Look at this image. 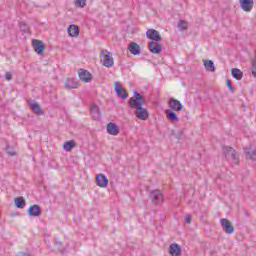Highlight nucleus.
Listing matches in <instances>:
<instances>
[{"label": "nucleus", "mask_w": 256, "mask_h": 256, "mask_svg": "<svg viewBox=\"0 0 256 256\" xmlns=\"http://www.w3.org/2000/svg\"><path fill=\"white\" fill-rule=\"evenodd\" d=\"M244 153L247 156L248 159H251L252 161H256V151L251 148L244 149Z\"/></svg>", "instance_id": "nucleus-24"}, {"label": "nucleus", "mask_w": 256, "mask_h": 256, "mask_svg": "<svg viewBox=\"0 0 256 256\" xmlns=\"http://www.w3.org/2000/svg\"><path fill=\"white\" fill-rule=\"evenodd\" d=\"M128 49L132 55H141V48L135 42H131Z\"/></svg>", "instance_id": "nucleus-19"}, {"label": "nucleus", "mask_w": 256, "mask_h": 256, "mask_svg": "<svg viewBox=\"0 0 256 256\" xmlns=\"http://www.w3.org/2000/svg\"><path fill=\"white\" fill-rule=\"evenodd\" d=\"M226 85L230 91H233V85L231 84V80L226 81Z\"/></svg>", "instance_id": "nucleus-34"}, {"label": "nucleus", "mask_w": 256, "mask_h": 256, "mask_svg": "<svg viewBox=\"0 0 256 256\" xmlns=\"http://www.w3.org/2000/svg\"><path fill=\"white\" fill-rule=\"evenodd\" d=\"M32 46L34 47V51L38 55H43V53H45V49H47V46L45 45V43L37 39L32 40Z\"/></svg>", "instance_id": "nucleus-6"}, {"label": "nucleus", "mask_w": 256, "mask_h": 256, "mask_svg": "<svg viewBox=\"0 0 256 256\" xmlns=\"http://www.w3.org/2000/svg\"><path fill=\"white\" fill-rule=\"evenodd\" d=\"M61 245V242H56V247H59Z\"/></svg>", "instance_id": "nucleus-37"}, {"label": "nucleus", "mask_w": 256, "mask_h": 256, "mask_svg": "<svg viewBox=\"0 0 256 256\" xmlns=\"http://www.w3.org/2000/svg\"><path fill=\"white\" fill-rule=\"evenodd\" d=\"M73 147H75V141L73 140L67 141L63 144V149H65V151H71Z\"/></svg>", "instance_id": "nucleus-27"}, {"label": "nucleus", "mask_w": 256, "mask_h": 256, "mask_svg": "<svg viewBox=\"0 0 256 256\" xmlns=\"http://www.w3.org/2000/svg\"><path fill=\"white\" fill-rule=\"evenodd\" d=\"M166 117L171 123H179V117L177 116V113H175V110L167 109Z\"/></svg>", "instance_id": "nucleus-15"}, {"label": "nucleus", "mask_w": 256, "mask_h": 256, "mask_svg": "<svg viewBox=\"0 0 256 256\" xmlns=\"http://www.w3.org/2000/svg\"><path fill=\"white\" fill-rule=\"evenodd\" d=\"M252 77L256 78V62L252 60Z\"/></svg>", "instance_id": "nucleus-32"}, {"label": "nucleus", "mask_w": 256, "mask_h": 256, "mask_svg": "<svg viewBox=\"0 0 256 256\" xmlns=\"http://www.w3.org/2000/svg\"><path fill=\"white\" fill-rule=\"evenodd\" d=\"M79 79L84 81V83H89L91 81V73L87 70L80 69L79 70Z\"/></svg>", "instance_id": "nucleus-17"}, {"label": "nucleus", "mask_w": 256, "mask_h": 256, "mask_svg": "<svg viewBox=\"0 0 256 256\" xmlns=\"http://www.w3.org/2000/svg\"><path fill=\"white\" fill-rule=\"evenodd\" d=\"M28 214L30 217H39L41 215V207L37 204H34L28 208Z\"/></svg>", "instance_id": "nucleus-14"}, {"label": "nucleus", "mask_w": 256, "mask_h": 256, "mask_svg": "<svg viewBox=\"0 0 256 256\" xmlns=\"http://www.w3.org/2000/svg\"><path fill=\"white\" fill-rule=\"evenodd\" d=\"M148 49H149L150 53L159 55V53H161V51H163V45H161L159 42L151 41L148 45Z\"/></svg>", "instance_id": "nucleus-8"}, {"label": "nucleus", "mask_w": 256, "mask_h": 256, "mask_svg": "<svg viewBox=\"0 0 256 256\" xmlns=\"http://www.w3.org/2000/svg\"><path fill=\"white\" fill-rule=\"evenodd\" d=\"M87 5V0H75V7H80L83 9Z\"/></svg>", "instance_id": "nucleus-29"}, {"label": "nucleus", "mask_w": 256, "mask_h": 256, "mask_svg": "<svg viewBox=\"0 0 256 256\" xmlns=\"http://www.w3.org/2000/svg\"><path fill=\"white\" fill-rule=\"evenodd\" d=\"M114 89H115L118 97H121V99H127V97H129V94L127 93L125 88H123V86H121V83L116 82L114 85Z\"/></svg>", "instance_id": "nucleus-9"}, {"label": "nucleus", "mask_w": 256, "mask_h": 256, "mask_svg": "<svg viewBox=\"0 0 256 256\" xmlns=\"http://www.w3.org/2000/svg\"><path fill=\"white\" fill-rule=\"evenodd\" d=\"M185 222L188 224L191 223V215L188 214L185 216Z\"/></svg>", "instance_id": "nucleus-35"}, {"label": "nucleus", "mask_w": 256, "mask_h": 256, "mask_svg": "<svg viewBox=\"0 0 256 256\" xmlns=\"http://www.w3.org/2000/svg\"><path fill=\"white\" fill-rule=\"evenodd\" d=\"M106 129L109 135H119V126L113 122L108 123Z\"/></svg>", "instance_id": "nucleus-16"}, {"label": "nucleus", "mask_w": 256, "mask_h": 256, "mask_svg": "<svg viewBox=\"0 0 256 256\" xmlns=\"http://www.w3.org/2000/svg\"><path fill=\"white\" fill-rule=\"evenodd\" d=\"M5 151L8 155H10V157H15V155H17V153L13 150V148H11V146H6Z\"/></svg>", "instance_id": "nucleus-31"}, {"label": "nucleus", "mask_w": 256, "mask_h": 256, "mask_svg": "<svg viewBox=\"0 0 256 256\" xmlns=\"http://www.w3.org/2000/svg\"><path fill=\"white\" fill-rule=\"evenodd\" d=\"M253 0H240V7L246 12L249 13L253 9Z\"/></svg>", "instance_id": "nucleus-13"}, {"label": "nucleus", "mask_w": 256, "mask_h": 256, "mask_svg": "<svg viewBox=\"0 0 256 256\" xmlns=\"http://www.w3.org/2000/svg\"><path fill=\"white\" fill-rule=\"evenodd\" d=\"M149 199L153 205H161L163 203V192L159 189L152 190Z\"/></svg>", "instance_id": "nucleus-3"}, {"label": "nucleus", "mask_w": 256, "mask_h": 256, "mask_svg": "<svg viewBox=\"0 0 256 256\" xmlns=\"http://www.w3.org/2000/svg\"><path fill=\"white\" fill-rule=\"evenodd\" d=\"M169 254L171 256H181V246L179 244H171L169 247Z\"/></svg>", "instance_id": "nucleus-18"}, {"label": "nucleus", "mask_w": 256, "mask_h": 256, "mask_svg": "<svg viewBox=\"0 0 256 256\" xmlns=\"http://www.w3.org/2000/svg\"><path fill=\"white\" fill-rule=\"evenodd\" d=\"M146 37L148 39H151V41L154 42H161L163 41V38L161 37V34H159V31L155 29H148L146 32Z\"/></svg>", "instance_id": "nucleus-7"}, {"label": "nucleus", "mask_w": 256, "mask_h": 256, "mask_svg": "<svg viewBox=\"0 0 256 256\" xmlns=\"http://www.w3.org/2000/svg\"><path fill=\"white\" fill-rule=\"evenodd\" d=\"M15 206L18 209H23V207H25V198H23V197L15 198Z\"/></svg>", "instance_id": "nucleus-26"}, {"label": "nucleus", "mask_w": 256, "mask_h": 256, "mask_svg": "<svg viewBox=\"0 0 256 256\" xmlns=\"http://www.w3.org/2000/svg\"><path fill=\"white\" fill-rule=\"evenodd\" d=\"M220 223L223 231H225L228 235H233V233H235V227L227 218L220 219Z\"/></svg>", "instance_id": "nucleus-5"}, {"label": "nucleus", "mask_w": 256, "mask_h": 256, "mask_svg": "<svg viewBox=\"0 0 256 256\" xmlns=\"http://www.w3.org/2000/svg\"><path fill=\"white\" fill-rule=\"evenodd\" d=\"M66 89H77L79 83L75 81V78H68L65 82Z\"/></svg>", "instance_id": "nucleus-20"}, {"label": "nucleus", "mask_w": 256, "mask_h": 256, "mask_svg": "<svg viewBox=\"0 0 256 256\" xmlns=\"http://www.w3.org/2000/svg\"><path fill=\"white\" fill-rule=\"evenodd\" d=\"M20 29L23 31V33H29V25H27L25 22H20Z\"/></svg>", "instance_id": "nucleus-30"}, {"label": "nucleus", "mask_w": 256, "mask_h": 256, "mask_svg": "<svg viewBox=\"0 0 256 256\" xmlns=\"http://www.w3.org/2000/svg\"><path fill=\"white\" fill-rule=\"evenodd\" d=\"M177 27L180 31H187L188 23L185 20H180L177 24Z\"/></svg>", "instance_id": "nucleus-28"}, {"label": "nucleus", "mask_w": 256, "mask_h": 256, "mask_svg": "<svg viewBox=\"0 0 256 256\" xmlns=\"http://www.w3.org/2000/svg\"><path fill=\"white\" fill-rule=\"evenodd\" d=\"M204 67H205L206 71H210L211 73H214V71H215V63H213L212 60L204 61Z\"/></svg>", "instance_id": "nucleus-25"}, {"label": "nucleus", "mask_w": 256, "mask_h": 256, "mask_svg": "<svg viewBox=\"0 0 256 256\" xmlns=\"http://www.w3.org/2000/svg\"><path fill=\"white\" fill-rule=\"evenodd\" d=\"M4 77L6 81H11L13 79V75L11 74V72H7Z\"/></svg>", "instance_id": "nucleus-33"}, {"label": "nucleus", "mask_w": 256, "mask_h": 256, "mask_svg": "<svg viewBox=\"0 0 256 256\" xmlns=\"http://www.w3.org/2000/svg\"><path fill=\"white\" fill-rule=\"evenodd\" d=\"M16 256H31L29 253L19 252Z\"/></svg>", "instance_id": "nucleus-36"}, {"label": "nucleus", "mask_w": 256, "mask_h": 256, "mask_svg": "<svg viewBox=\"0 0 256 256\" xmlns=\"http://www.w3.org/2000/svg\"><path fill=\"white\" fill-rule=\"evenodd\" d=\"M170 110L172 111H182L183 110V104L181 101L171 98L169 102Z\"/></svg>", "instance_id": "nucleus-12"}, {"label": "nucleus", "mask_w": 256, "mask_h": 256, "mask_svg": "<svg viewBox=\"0 0 256 256\" xmlns=\"http://www.w3.org/2000/svg\"><path fill=\"white\" fill-rule=\"evenodd\" d=\"M145 105V97L139 92L134 91V97L129 99V106L131 109H136V117L142 121H147L149 119V111L143 108Z\"/></svg>", "instance_id": "nucleus-1"}, {"label": "nucleus", "mask_w": 256, "mask_h": 256, "mask_svg": "<svg viewBox=\"0 0 256 256\" xmlns=\"http://www.w3.org/2000/svg\"><path fill=\"white\" fill-rule=\"evenodd\" d=\"M96 185H98V187L105 188L109 185V179H107L106 175L98 174L96 176Z\"/></svg>", "instance_id": "nucleus-11"}, {"label": "nucleus", "mask_w": 256, "mask_h": 256, "mask_svg": "<svg viewBox=\"0 0 256 256\" xmlns=\"http://www.w3.org/2000/svg\"><path fill=\"white\" fill-rule=\"evenodd\" d=\"M68 34L70 37H79V27L77 25H70L68 27Z\"/></svg>", "instance_id": "nucleus-22"}, {"label": "nucleus", "mask_w": 256, "mask_h": 256, "mask_svg": "<svg viewBox=\"0 0 256 256\" xmlns=\"http://www.w3.org/2000/svg\"><path fill=\"white\" fill-rule=\"evenodd\" d=\"M29 107L36 115H43V109H41V106L38 103H29Z\"/></svg>", "instance_id": "nucleus-21"}, {"label": "nucleus", "mask_w": 256, "mask_h": 256, "mask_svg": "<svg viewBox=\"0 0 256 256\" xmlns=\"http://www.w3.org/2000/svg\"><path fill=\"white\" fill-rule=\"evenodd\" d=\"M231 73L232 77H234V79H236L237 81H241V79H243V72L239 70V68H233L231 70Z\"/></svg>", "instance_id": "nucleus-23"}, {"label": "nucleus", "mask_w": 256, "mask_h": 256, "mask_svg": "<svg viewBox=\"0 0 256 256\" xmlns=\"http://www.w3.org/2000/svg\"><path fill=\"white\" fill-rule=\"evenodd\" d=\"M222 151L228 161H231L234 165H239V157L237 156V152L233 147L224 146Z\"/></svg>", "instance_id": "nucleus-2"}, {"label": "nucleus", "mask_w": 256, "mask_h": 256, "mask_svg": "<svg viewBox=\"0 0 256 256\" xmlns=\"http://www.w3.org/2000/svg\"><path fill=\"white\" fill-rule=\"evenodd\" d=\"M90 113L92 115V119H94L95 121H99V119H101V109L99 108V106H97V104H92L90 106Z\"/></svg>", "instance_id": "nucleus-10"}, {"label": "nucleus", "mask_w": 256, "mask_h": 256, "mask_svg": "<svg viewBox=\"0 0 256 256\" xmlns=\"http://www.w3.org/2000/svg\"><path fill=\"white\" fill-rule=\"evenodd\" d=\"M101 63L104 67H113L115 65V61L113 60V56L109 51L102 50Z\"/></svg>", "instance_id": "nucleus-4"}]
</instances>
